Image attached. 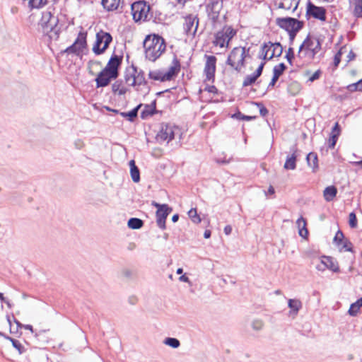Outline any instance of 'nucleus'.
<instances>
[{"label": "nucleus", "mask_w": 362, "mask_h": 362, "mask_svg": "<svg viewBox=\"0 0 362 362\" xmlns=\"http://www.w3.org/2000/svg\"><path fill=\"white\" fill-rule=\"evenodd\" d=\"M146 58L149 61L155 62L165 51L166 45L165 40L158 35H148L144 42Z\"/></svg>", "instance_id": "f257e3e1"}, {"label": "nucleus", "mask_w": 362, "mask_h": 362, "mask_svg": "<svg viewBox=\"0 0 362 362\" xmlns=\"http://www.w3.org/2000/svg\"><path fill=\"white\" fill-rule=\"evenodd\" d=\"M321 49V43L315 37L308 35L299 47L297 57L312 60Z\"/></svg>", "instance_id": "f03ea898"}, {"label": "nucleus", "mask_w": 362, "mask_h": 362, "mask_svg": "<svg viewBox=\"0 0 362 362\" xmlns=\"http://www.w3.org/2000/svg\"><path fill=\"white\" fill-rule=\"evenodd\" d=\"M237 30L231 25H224L214 34L213 45L220 48H228L230 42L236 35Z\"/></svg>", "instance_id": "7ed1b4c3"}, {"label": "nucleus", "mask_w": 362, "mask_h": 362, "mask_svg": "<svg viewBox=\"0 0 362 362\" xmlns=\"http://www.w3.org/2000/svg\"><path fill=\"white\" fill-rule=\"evenodd\" d=\"M246 49L243 47H234L228 54L226 64L237 71H240L245 66Z\"/></svg>", "instance_id": "20e7f679"}, {"label": "nucleus", "mask_w": 362, "mask_h": 362, "mask_svg": "<svg viewBox=\"0 0 362 362\" xmlns=\"http://www.w3.org/2000/svg\"><path fill=\"white\" fill-rule=\"evenodd\" d=\"M125 81L128 86L134 87L136 90H139L142 86H146L147 83L144 71L137 70L135 67L127 71L125 75Z\"/></svg>", "instance_id": "39448f33"}, {"label": "nucleus", "mask_w": 362, "mask_h": 362, "mask_svg": "<svg viewBox=\"0 0 362 362\" xmlns=\"http://www.w3.org/2000/svg\"><path fill=\"white\" fill-rule=\"evenodd\" d=\"M151 7L145 1H138L131 6L133 20L135 22L146 21L150 13Z\"/></svg>", "instance_id": "423d86ee"}, {"label": "nucleus", "mask_w": 362, "mask_h": 362, "mask_svg": "<svg viewBox=\"0 0 362 362\" xmlns=\"http://www.w3.org/2000/svg\"><path fill=\"white\" fill-rule=\"evenodd\" d=\"M178 133H180V129L177 127L170 124H163L156 134V139L160 144L165 142L168 144L172 141L175 138V134Z\"/></svg>", "instance_id": "0eeeda50"}, {"label": "nucleus", "mask_w": 362, "mask_h": 362, "mask_svg": "<svg viewBox=\"0 0 362 362\" xmlns=\"http://www.w3.org/2000/svg\"><path fill=\"white\" fill-rule=\"evenodd\" d=\"M57 24L58 18L54 16L50 11H45L42 12L39 25L44 34L49 35L55 29Z\"/></svg>", "instance_id": "6e6552de"}, {"label": "nucleus", "mask_w": 362, "mask_h": 362, "mask_svg": "<svg viewBox=\"0 0 362 362\" xmlns=\"http://www.w3.org/2000/svg\"><path fill=\"white\" fill-rule=\"evenodd\" d=\"M111 35L103 30H100L96 34L95 43L93 47V51L95 54L103 53L112 42Z\"/></svg>", "instance_id": "1a4fd4ad"}, {"label": "nucleus", "mask_w": 362, "mask_h": 362, "mask_svg": "<svg viewBox=\"0 0 362 362\" xmlns=\"http://www.w3.org/2000/svg\"><path fill=\"white\" fill-rule=\"evenodd\" d=\"M87 33L83 31L79 32L77 38L74 42L69 47H68L64 52L68 54H74L79 56L83 52V50L86 48Z\"/></svg>", "instance_id": "9d476101"}, {"label": "nucleus", "mask_w": 362, "mask_h": 362, "mask_svg": "<svg viewBox=\"0 0 362 362\" xmlns=\"http://www.w3.org/2000/svg\"><path fill=\"white\" fill-rule=\"evenodd\" d=\"M153 206L157 208L156 211V223L158 226L162 230L165 229V220L169 215V214L172 211V209L168 206V204H160L156 202H152L151 204Z\"/></svg>", "instance_id": "9b49d317"}, {"label": "nucleus", "mask_w": 362, "mask_h": 362, "mask_svg": "<svg viewBox=\"0 0 362 362\" xmlns=\"http://www.w3.org/2000/svg\"><path fill=\"white\" fill-rule=\"evenodd\" d=\"M283 52V47L279 42L272 43L269 42L264 43L262 47L261 56L263 59H267L268 57L269 59H272L274 57H280Z\"/></svg>", "instance_id": "f8f14e48"}, {"label": "nucleus", "mask_w": 362, "mask_h": 362, "mask_svg": "<svg viewBox=\"0 0 362 362\" xmlns=\"http://www.w3.org/2000/svg\"><path fill=\"white\" fill-rule=\"evenodd\" d=\"M276 24L287 32L300 30L303 26L302 22L293 18H279L276 19Z\"/></svg>", "instance_id": "ddd939ff"}, {"label": "nucleus", "mask_w": 362, "mask_h": 362, "mask_svg": "<svg viewBox=\"0 0 362 362\" xmlns=\"http://www.w3.org/2000/svg\"><path fill=\"white\" fill-rule=\"evenodd\" d=\"M199 25V18L197 16L190 14L185 18L183 29L186 35L194 37Z\"/></svg>", "instance_id": "4468645a"}, {"label": "nucleus", "mask_w": 362, "mask_h": 362, "mask_svg": "<svg viewBox=\"0 0 362 362\" xmlns=\"http://www.w3.org/2000/svg\"><path fill=\"white\" fill-rule=\"evenodd\" d=\"M222 8L223 2L219 0L213 1L207 5L208 16L214 23L218 21Z\"/></svg>", "instance_id": "2eb2a0df"}, {"label": "nucleus", "mask_w": 362, "mask_h": 362, "mask_svg": "<svg viewBox=\"0 0 362 362\" xmlns=\"http://www.w3.org/2000/svg\"><path fill=\"white\" fill-rule=\"evenodd\" d=\"M206 59L204 70L206 79L208 81H214L216 71V57L213 55H206Z\"/></svg>", "instance_id": "dca6fc26"}, {"label": "nucleus", "mask_w": 362, "mask_h": 362, "mask_svg": "<svg viewBox=\"0 0 362 362\" xmlns=\"http://www.w3.org/2000/svg\"><path fill=\"white\" fill-rule=\"evenodd\" d=\"M321 264L324 266L323 267H322L321 265L316 267L317 269L319 271H324L325 268H327L334 272H339L337 262L331 257L323 256L321 259Z\"/></svg>", "instance_id": "f3484780"}, {"label": "nucleus", "mask_w": 362, "mask_h": 362, "mask_svg": "<svg viewBox=\"0 0 362 362\" xmlns=\"http://www.w3.org/2000/svg\"><path fill=\"white\" fill-rule=\"evenodd\" d=\"M307 13L320 21H325L326 20V10L323 7L316 6L310 2L308 4Z\"/></svg>", "instance_id": "a211bd4d"}, {"label": "nucleus", "mask_w": 362, "mask_h": 362, "mask_svg": "<svg viewBox=\"0 0 362 362\" xmlns=\"http://www.w3.org/2000/svg\"><path fill=\"white\" fill-rule=\"evenodd\" d=\"M122 58L117 55H113L110 59L106 66L103 69L107 70V72H110L112 76H118V67L121 64Z\"/></svg>", "instance_id": "6ab92c4d"}, {"label": "nucleus", "mask_w": 362, "mask_h": 362, "mask_svg": "<svg viewBox=\"0 0 362 362\" xmlns=\"http://www.w3.org/2000/svg\"><path fill=\"white\" fill-rule=\"evenodd\" d=\"M116 78L117 76H112L110 72H107V70L103 69L95 78L96 86L97 88L107 86L112 79H115Z\"/></svg>", "instance_id": "aec40b11"}, {"label": "nucleus", "mask_w": 362, "mask_h": 362, "mask_svg": "<svg viewBox=\"0 0 362 362\" xmlns=\"http://www.w3.org/2000/svg\"><path fill=\"white\" fill-rule=\"evenodd\" d=\"M180 69V64L177 58H174L171 65L167 71H164L165 79L170 81L173 76L177 74Z\"/></svg>", "instance_id": "412c9836"}, {"label": "nucleus", "mask_w": 362, "mask_h": 362, "mask_svg": "<svg viewBox=\"0 0 362 362\" xmlns=\"http://www.w3.org/2000/svg\"><path fill=\"white\" fill-rule=\"evenodd\" d=\"M276 4L278 5V7L279 8H282L284 10H291L292 11H294L298 4V0H276Z\"/></svg>", "instance_id": "4be33fe9"}, {"label": "nucleus", "mask_w": 362, "mask_h": 362, "mask_svg": "<svg viewBox=\"0 0 362 362\" xmlns=\"http://www.w3.org/2000/svg\"><path fill=\"white\" fill-rule=\"evenodd\" d=\"M341 133L340 127L338 122H336L334 126L333 127L329 139L328 140V146L330 148H333L336 143L337 141L338 137L339 136Z\"/></svg>", "instance_id": "5701e85b"}, {"label": "nucleus", "mask_w": 362, "mask_h": 362, "mask_svg": "<svg viewBox=\"0 0 362 362\" xmlns=\"http://www.w3.org/2000/svg\"><path fill=\"white\" fill-rule=\"evenodd\" d=\"M296 149L293 150L291 156H288L284 163V168L286 170H294L296 168Z\"/></svg>", "instance_id": "b1692460"}, {"label": "nucleus", "mask_w": 362, "mask_h": 362, "mask_svg": "<svg viewBox=\"0 0 362 362\" xmlns=\"http://www.w3.org/2000/svg\"><path fill=\"white\" fill-rule=\"evenodd\" d=\"M129 167H130V175L131 177L134 182H139L140 180V173L139 170L135 164V161L134 160H131L129 161Z\"/></svg>", "instance_id": "393cba45"}, {"label": "nucleus", "mask_w": 362, "mask_h": 362, "mask_svg": "<svg viewBox=\"0 0 362 362\" xmlns=\"http://www.w3.org/2000/svg\"><path fill=\"white\" fill-rule=\"evenodd\" d=\"M297 226L298 228L299 235L302 238H305L308 234V231L306 228V221L300 216L296 221Z\"/></svg>", "instance_id": "a878e982"}, {"label": "nucleus", "mask_w": 362, "mask_h": 362, "mask_svg": "<svg viewBox=\"0 0 362 362\" xmlns=\"http://www.w3.org/2000/svg\"><path fill=\"white\" fill-rule=\"evenodd\" d=\"M120 0H102V5L108 11H115L118 8Z\"/></svg>", "instance_id": "bb28decb"}, {"label": "nucleus", "mask_w": 362, "mask_h": 362, "mask_svg": "<svg viewBox=\"0 0 362 362\" xmlns=\"http://www.w3.org/2000/svg\"><path fill=\"white\" fill-rule=\"evenodd\" d=\"M337 189L334 186L326 187L323 192L324 198L327 202H331L336 197Z\"/></svg>", "instance_id": "cd10ccee"}, {"label": "nucleus", "mask_w": 362, "mask_h": 362, "mask_svg": "<svg viewBox=\"0 0 362 362\" xmlns=\"http://www.w3.org/2000/svg\"><path fill=\"white\" fill-rule=\"evenodd\" d=\"M148 78L154 81H166L165 79L164 71L163 70H153L148 73Z\"/></svg>", "instance_id": "c85d7f7f"}, {"label": "nucleus", "mask_w": 362, "mask_h": 362, "mask_svg": "<svg viewBox=\"0 0 362 362\" xmlns=\"http://www.w3.org/2000/svg\"><path fill=\"white\" fill-rule=\"evenodd\" d=\"M288 305L291 308V313H293L295 315H297L300 309L302 308V303L300 300L298 299H289Z\"/></svg>", "instance_id": "c756f323"}, {"label": "nucleus", "mask_w": 362, "mask_h": 362, "mask_svg": "<svg viewBox=\"0 0 362 362\" xmlns=\"http://www.w3.org/2000/svg\"><path fill=\"white\" fill-rule=\"evenodd\" d=\"M1 335L4 336L5 339L11 341L13 346L18 351L20 354H22L25 352L26 349L25 346L19 341L13 339L8 336H6L3 334H1Z\"/></svg>", "instance_id": "7c9ffc66"}, {"label": "nucleus", "mask_w": 362, "mask_h": 362, "mask_svg": "<svg viewBox=\"0 0 362 362\" xmlns=\"http://www.w3.org/2000/svg\"><path fill=\"white\" fill-rule=\"evenodd\" d=\"M361 308H362V297L351 305L348 313L351 316H356Z\"/></svg>", "instance_id": "2f4dec72"}, {"label": "nucleus", "mask_w": 362, "mask_h": 362, "mask_svg": "<svg viewBox=\"0 0 362 362\" xmlns=\"http://www.w3.org/2000/svg\"><path fill=\"white\" fill-rule=\"evenodd\" d=\"M112 90L114 93H117L119 95L125 94L127 90L122 82L119 81H117L112 84Z\"/></svg>", "instance_id": "473e14b6"}, {"label": "nucleus", "mask_w": 362, "mask_h": 362, "mask_svg": "<svg viewBox=\"0 0 362 362\" xmlns=\"http://www.w3.org/2000/svg\"><path fill=\"white\" fill-rule=\"evenodd\" d=\"M351 4L354 6V16L356 18L362 17V0H354Z\"/></svg>", "instance_id": "72a5a7b5"}, {"label": "nucleus", "mask_w": 362, "mask_h": 362, "mask_svg": "<svg viewBox=\"0 0 362 362\" xmlns=\"http://www.w3.org/2000/svg\"><path fill=\"white\" fill-rule=\"evenodd\" d=\"M307 161L309 166H310L313 170H315L318 168L317 164V156L315 153H310L307 156Z\"/></svg>", "instance_id": "f704fd0d"}, {"label": "nucleus", "mask_w": 362, "mask_h": 362, "mask_svg": "<svg viewBox=\"0 0 362 362\" xmlns=\"http://www.w3.org/2000/svg\"><path fill=\"white\" fill-rule=\"evenodd\" d=\"M143 225V221L137 218H131L127 223L128 227L132 229H139Z\"/></svg>", "instance_id": "c9c22d12"}, {"label": "nucleus", "mask_w": 362, "mask_h": 362, "mask_svg": "<svg viewBox=\"0 0 362 362\" xmlns=\"http://www.w3.org/2000/svg\"><path fill=\"white\" fill-rule=\"evenodd\" d=\"M163 343L174 349H177L180 346V341L176 338L168 337L164 340Z\"/></svg>", "instance_id": "e433bc0d"}, {"label": "nucleus", "mask_w": 362, "mask_h": 362, "mask_svg": "<svg viewBox=\"0 0 362 362\" xmlns=\"http://www.w3.org/2000/svg\"><path fill=\"white\" fill-rule=\"evenodd\" d=\"M139 108V106H137L129 112H122L121 115L124 117L128 118L129 121H133V119L137 116Z\"/></svg>", "instance_id": "4c0bfd02"}, {"label": "nucleus", "mask_w": 362, "mask_h": 362, "mask_svg": "<svg viewBox=\"0 0 362 362\" xmlns=\"http://www.w3.org/2000/svg\"><path fill=\"white\" fill-rule=\"evenodd\" d=\"M188 216L191 218V220L195 223H199L201 222V218L197 214L196 209H191L188 211Z\"/></svg>", "instance_id": "58836bf2"}, {"label": "nucleus", "mask_w": 362, "mask_h": 362, "mask_svg": "<svg viewBox=\"0 0 362 362\" xmlns=\"http://www.w3.org/2000/svg\"><path fill=\"white\" fill-rule=\"evenodd\" d=\"M285 69H286L285 64L284 63H281L274 67L273 75L279 78V76L283 74V72Z\"/></svg>", "instance_id": "ea45409f"}, {"label": "nucleus", "mask_w": 362, "mask_h": 362, "mask_svg": "<svg viewBox=\"0 0 362 362\" xmlns=\"http://www.w3.org/2000/svg\"><path fill=\"white\" fill-rule=\"evenodd\" d=\"M321 74H322V71L320 69L317 70L315 72H314L311 75H310V72L308 71H306L305 74V75L306 76H308V81H310V82H313L315 80H317L320 77Z\"/></svg>", "instance_id": "a19ab883"}, {"label": "nucleus", "mask_w": 362, "mask_h": 362, "mask_svg": "<svg viewBox=\"0 0 362 362\" xmlns=\"http://www.w3.org/2000/svg\"><path fill=\"white\" fill-rule=\"evenodd\" d=\"M257 79V77L255 75L254 73L252 74L247 75L243 81V86H250L252 83H254Z\"/></svg>", "instance_id": "79ce46f5"}, {"label": "nucleus", "mask_w": 362, "mask_h": 362, "mask_svg": "<svg viewBox=\"0 0 362 362\" xmlns=\"http://www.w3.org/2000/svg\"><path fill=\"white\" fill-rule=\"evenodd\" d=\"M288 90L293 95L297 94L300 90V85L297 82H292L288 87Z\"/></svg>", "instance_id": "37998d69"}, {"label": "nucleus", "mask_w": 362, "mask_h": 362, "mask_svg": "<svg viewBox=\"0 0 362 362\" xmlns=\"http://www.w3.org/2000/svg\"><path fill=\"white\" fill-rule=\"evenodd\" d=\"M349 226L352 228H356L357 227V219L354 212H351L349 214Z\"/></svg>", "instance_id": "c03bdc74"}, {"label": "nucleus", "mask_w": 362, "mask_h": 362, "mask_svg": "<svg viewBox=\"0 0 362 362\" xmlns=\"http://www.w3.org/2000/svg\"><path fill=\"white\" fill-rule=\"evenodd\" d=\"M264 326V322L262 320L256 319L254 320L252 322V327L253 329L256 331H259L262 329Z\"/></svg>", "instance_id": "a18cd8bd"}, {"label": "nucleus", "mask_w": 362, "mask_h": 362, "mask_svg": "<svg viewBox=\"0 0 362 362\" xmlns=\"http://www.w3.org/2000/svg\"><path fill=\"white\" fill-rule=\"evenodd\" d=\"M344 238V233L339 230L334 238V243L336 245H339L342 243Z\"/></svg>", "instance_id": "49530a36"}, {"label": "nucleus", "mask_w": 362, "mask_h": 362, "mask_svg": "<svg viewBox=\"0 0 362 362\" xmlns=\"http://www.w3.org/2000/svg\"><path fill=\"white\" fill-rule=\"evenodd\" d=\"M342 249H344L346 251L352 252L353 251V247L352 243L348 240H346L344 242H342Z\"/></svg>", "instance_id": "de8ad7c7"}, {"label": "nucleus", "mask_w": 362, "mask_h": 362, "mask_svg": "<svg viewBox=\"0 0 362 362\" xmlns=\"http://www.w3.org/2000/svg\"><path fill=\"white\" fill-rule=\"evenodd\" d=\"M293 57H294L293 49V48L290 47V48H288V49L287 51L286 58L290 63H291V61L293 59Z\"/></svg>", "instance_id": "09e8293b"}, {"label": "nucleus", "mask_w": 362, "mask_h": 362, "mask_svg": "<svg viewBox=\"0 0 362 362\" xmlns=\"http://www.w3.org/2000/svg\"><path fill=\"white\" fill-rule=\"evenodd\" d=\"M264 66V62H262L259 67L257 69L256 71L254 73L257 78L261 76Z\"/></svg>", "instance_id": "8fccbe9b"}, {"label": "nucleus", "mask_w": 362, "mask_h": 362, "mask_svg": "<svg viewBox=\"0 0 362 362\" xmlns=\"http://www.w3.org/2000/svg\"><path fill=\"white\" fill-rule=\"evenodd\" d=\"M74 146L77 149H81L84 146V142L81 139H76L74 141Z\"/></svg>", "instance_id": "3c124183"}, {"label": "nucleus", "mask_w": 362, "mask_h": 362, "mask_svg": "<svg viewBox=\"0 0 362 362\" xmlns=\"http://www.w3.org/2000/svg\"><path fill=\"white\" fill-rule=\"evenodd\" d=\"M257 105L259 107L260 115L262 116H266L268 114L267 109L261 104L257 103Z\"/></svg>", "instance_id": "603ef678"}, {"label": "nucleus", "mask_w": 362, "mask_h": 362, "mask_svg": "<svg viewBox=\"0 0 362 362\" xmlns=\"http://www.w3.org/2000/svg\"><path fill=\"white\" fill-rule=\"evenodd\" d=\"M179 281L181 282H185L192 285V282L190 281L189 277L186 274H183L179 277Z\"/></svg>", "instance_id": "864d4df0"}, {"label": "nucleus", "mask_w": 362, "mask_h": 362, "mask_svg": "<svg viewBox=\"0 0 362 362\" xmlns=\"http://www.w3.org/2000/svg\"><path fill=\"white\" fill-rule=\"evenodd\" d=\"M347 89L351 91V92H353V91H356V90H358V85L356 83H351L350 85H349L347 86Z\"/></svg>", "instance_id": "5fc2aeb1"}, {"label": "nucleus", "mask_w": 362, "mask_h": 362, "mask_svg": "<svg viewBox=\"0 0 362 362\" xmlns=\"http://www.w3.org/2000/svg\"><path fill=\"white\" fill-rule=\"evenodd\" d=\"M7 321L9 324V326H10V332L11 333H16L18 331H16V328L15 329L13 325H11V317L9 316H7Z\"/></svg>", "instance_id": "6e6d98bb"}, {"label": "nucleus", "mask_w": 362, "mask_h": 362, "mask_svg": "<svg viewBox=\"0 0 362 362\" xmlns=\"http://www.w3.org/2000/svg\"><path fill=\"white\" fill-rule=\"evenodd\" d=\"M205 90L209 93H215L217 92V88L214 86H209L205 88Z\"/></svg>", "instance_id": "4d7b16f0"}, {"label": "nucleus", "mask_w": 362, "mask_h": 362, "mask_svg": "<svg viewBox=\"0 0 362 362\" xmlns=\"http://www.w3.org/2000/svg\"><path fill=\"white\" fill-rule=\"evenodd\" d=\"M173 3H175L176 5L183 7L187 0H172Z\"/></svg>", "instance_id": "13d9d810"}, {"label": "nucleus", "mask_w": 362, "mask_h": 362, "mask_svg": "<svg viewBox=\"0 0 362 362\" xmlns=\"http://www.w3.org/2000/svg\"><path fill=\"white\" fill-rule=\"evenodd\" d=\"M299 30H292V31H288V35H289V38L291 40H293V39L295 38L296 35V33L298 32Z\"/></svg>", "instance_id": "bf43d9fd"}, {"label": "nucleus", "mask_w": 362, "mask_h": 362, "mask_svg": "<svg viewBox=\"0 0 362 362\" xmlns=\"http://www.w3.org/2000/svg\"><path fill=\"white\" fill-rule=\"evenodd\" d=\"M231 232H232V227L230 225L226 226L224 228V233L226 235H228L231 233Z\"/></svg>", "instance_id": "052dcab7"}, {"label": "nucleus", "mask_w": 362, "mask_h": 362, "mask_svg": "<svg viewBox=\"0 0 362 362\" xmlns=\"http://www.w3.org/2000/svg\"><path fill=\"white\" fill-rule=\"evenodd\" d=\"M340 55H341V53L340 52H338L335 56H334V65L335 66H337L339 62H340Z\"/></svg>", "instance_id": "680f3d73"}, {"label": "nucleus", "mask_w": 362, "mask_h": 362, "mask_svg": "<svg viewBox=\"0 0 362 362\" xmlns=\"http://www.w3.org/2000/svg\"><path fill=\"white\" fill-rule=\"evenodd\" d=\"M278 79H279V77L273 75V77H272V81H270V83L269 84V86H274Z\"/></svg>", "instance_id": "e2e57ef3"}, {"label": "nucleus", "mask_w": 362, "mask_h": 362, "mask_svg": "<svg viewBox=\"0 0 362 362\" xmlns=\"http://www.w3.org/2000/svg\"><path fill=\"white\" fill-rule=\"evenodd\" d=\"M23 327L25 329L30 330L31 332H33V326L30 325H23Z\"/></svg>", "instance_id": "0e129e2a"}, {"label": "nucleus", "mask_w": 362, "mask_h": 362, "mask_svg": "<svg viewBox=\"0 0 362 362\" xmlns=\"http://www.w3.org/2000/svg\"><path fill=\"white\" fill-rule=\"evenodd\" d=\"M204 237L205 238H209L211 237V231L209 230H206L204 233Z\"/></svg>", "instance_id": "69168bd1"}, {"label": "nucleus", "mask_w": 362, "mask_h": 362, "mask_svg": "<svg viewBox=\"0 0 362 362\" xmlns=\"http://www.w3.org/2000/svg\"><path fill=\"white\" fill-rule=\"evenodd\" d=\"M14 322L16 324V331L18 330L19 327H23V325H22L19 321H18L15 318H14Z\"/></svg>", "instance_id": "338daca9"}, {"label": "nucleus", "mask_w": 362, "mask_h": 362, "mask_svg": "<svg viewBox=\"0 0 362 362\" xmlns=\"http://www.w3.org/2000/svg\"><path fill=\"white\" fill-rule=\"evenodd\" d=\"M356 83L358 87V90L362 91V78L360 81H358Z\"/></svg>", "instance_id": "774afa93"}]
</instances>
